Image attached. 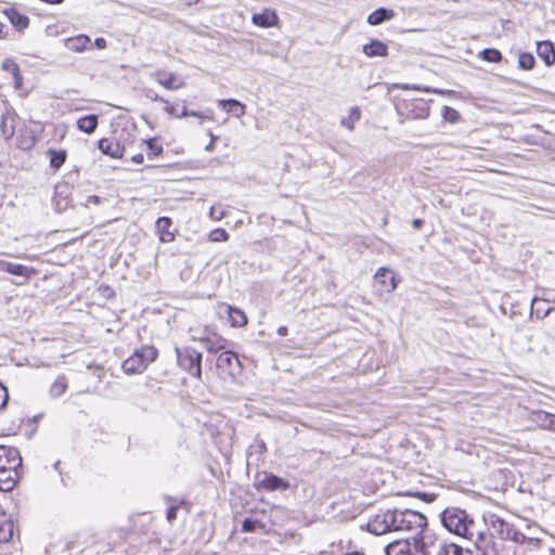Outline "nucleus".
Listing matches in <instances>:
<instances>
[{"label": "nucleus", "instance_id": "nucleus-62", "mask_svg": "<svg viewBox=\"0 0 555 555\" xmlns=\"http://www.w3.org/2000/svg\"><path fill=\"white\" fill-rule=\"evenodd\" d=\"M537 301H539V299H538L537 297H534V298L532 299L531 305H533V304H534V302H537Z\"/></svg>", "mask_w": 555, "mask_h": 555}, {"label": "nucleus", "instance_id": "nucleus-44", "mask_svg": "<svg viewBox=\"0 0 555 555\" xmlns=\"http://www.w3.org/2000/svg\"><path fill=\"white\" fill-rule=\"evenodd\" d=\"M403 89L404 90H416V91H425V92H434V93H440L439 90H436V89H431L429 87H422V86H417V85H405L403 86Z\"/></svg>", "mask_w": 555, "mask_h": 555}, {"label": "nucleus", "instance_id": "nucleus-57", "mask_svg": "<svg viewBox=\"0 0 555 555\" xmlns=\"http://www.w3.org/2000/svg\"><path fill=\"white\" fill-rule=\"evenodd\" d=\"M5 25L3 23L0 22V38H3L5 37Z\"/></svg>", "mask_w": 555, "mask_h": 555}, {"label": "nucleus", "instance_id": "nucleus-16", "mask_svg": "<svg viewBox=\"0 0 555 555\" xmlns=\"http://www.w3.org/2000/svg\"><path fill=\"white\" fill-rule=\"evenodd\" d=\"M537 54L546 66H551L555 63V48L550 40L537 43Z\"/></svg>", "mask_w": 555, "mask_h": 555}, {"label": "nucleus", "instance_id": "nucleus-31", "mask_svg": "<svg viewBox=\"0 0 555 555\" xmlns=\"http://www.w3.org/2000/svg\"><path fill=\"white\" fill-rule=\"evenodd\" d=\"M13 535V524L0 512V543L8 542Z\"/></svg>", "mask_w": 555, "mask_h": 555}, {"label": "nucleus", "instance_id": "nucleus-28", "mask_svg": "<svg viewBox=\"0 0 555 555\" xmlns=\"http://www.w3.org/2000/svg\"><path fill=\"white\" fill-rule=\"evenodd\" d=\"M121 369L127 375L141 374L146 370L133 353L122 362Z\"/></svg>", "mask_w": 555, "mask_h": 555}, {"label": "nucleus", "instance_id": "nucleus-19", "mask_svg": "<svg viewBox=\"0 0 555 555\" xmlns=\"http://www.w3.org/2000/svg\"><path fill=\"white\" fill-rule=\"evenodd\" d=\"M253 23L256 26L268 28L274 26L279 17L273 10H263L261 13H256L253 15Z\"/></svg>", "mask_w": 555, "mask_h": 555}, {"label": "nucleus", "instance_id": "nucleus-45", "mask_svg": "<svg viewBox=\"0 0 555 555\" xmlns=\"http://www.w3.org/2000/svg\"><path fill=\"white\" fill-rule=\"evenodd\" d=\"M144 96L150 99L151 101L155 102H166V100L162 96H159L154 90L152 89H145L144 90Z\"/></svg>", "mask_w": 555, "mask_h": 555}, {"label": "nucleus", "instance_id": "nucleus-32", "mask_svg": "<svg viewBox=\"0 0 555 555\" xmlns=\"http://www.w3.org/2000/svg\"><path fill=\"white\" fill-rule=\"evenodd\" d=\"M228 313L232 326L241 327L247 324V317L241 309L228 306Z\"/></svg>", "mask_w": 555, "mask_h": 555}, {"label": "nucleus", "instance_id": "nucleus-51", "mask_svg": "<svg viewBox=\"0 0 555 555\" xmlns=\"http://www.w3.org/2000/svg\"><path fill=\"white\" fill-rule=\"evenodd\" d=\"M94 44L98 49L106 48V40L104 38H96Z\"/></svg>", "mask_w": 555, "mask_h": 555}, {"label": "nucleus", "instance_id": "nucleus-23", "mask_svg": "<svg viewBox=\"0 0 555 555\" xmlns=\"http://www.w3.org/2000/svg\"><path fill=\"white\" fill-rule=\"evenodd\" d=\"M98 144L99 149L103 154L108 155L113 158L122 157L124 149L120 146L118 142L104 138L99 140Z\"/></svg>", "mask_w": 555, "mask_h": 555}, {"label": "nucleus", "instance_id": "nucleus-25", "mask_svg": "<svg viewBox=\"0 0 555 555\" xmlns=\"http://www.w3.org/2000/svg\"><path fill=\"white\" fill-rule=\"evenodd\" d=\"M172 222L169 217H160L156 220V229L159 233V240L164 243H169L175 240V234L169 231Z\"/></svg>", "mask_w": 555, "mask_h": 555}, {"label": "nucleus", "instance_id": "nucleus-8", "mask_svg": "<svg viewBox=\"0 0 555 555\" xmlns=\"http://www.w3.org/2000/svg\"><path fill=\"white\" fill-rule=\"evenodd\" d=\"M22 456L14 447L0 446V469L21 468Z\"/></svg>", "mask_w": 555, "mask_h": 555}, {"label": "nucleus", "instance_id": "nucleus-11", "mask_svg": "<svg viewBox=\"0 0 555 555\" xmlns=\"http://www.w3.org/2000/svg\"><path fill=\"white\" fill-rule=\"evenodd\" d=\"M408 119H426L429 116V107L422 100H412L404 104Z\"/></svg>", "mask_w": 555, "mask_h": 555}, {"label": "nucleus", "instance_id": "nucleus-60", "mask_svg": "<svg viewBox=\"0 0 555 555\" xmlns=\"http://www.w3.org/2000/svg\"><path fill=\"white\" fill-rule=\"evenodd\" d=\"M189 116L202 117V113L195 111H189Z\"/></svg>", "mask_w": 555, "mask_h": 555}, {"label": "nucleus", "instance_id": "nucleus-17", "mask_svg": "<svg viewBox=\"0 0 555 555\" xmlns=\"http://www.w3.org/2000/svg\"><path fill=\"white\" fill-rule=\"evenodd\" d=\"M201 341L205 349L210 353H217L227 347V340L217 334H209L202 337Z\"/></svg>", "mask_w": 555, "mask_h": 555}, {"label": "nucleus", "instance_id": "nucleus-52", "mask_svg": "<svg viewBox=\"0 0 555 555\" xmlns=\"http://www.w3.org/2000/svg\"><path fill=\"white\" fill-rule=\"evenodd\" d=\"M143 159H144V156L143 154H135L131 157V160L135 164H141L143 163Z\"/></svg>", "mask_w": 555, "mask_h": 555}, {"label": "nucleus", "instance_id": "nucleus-3", "mask_svg": "<svg viewBox=\"0 0 555 555\" xmlns=\"http://www.w3.org/2000/svg\"><path fill=\"white\" fill-rule=\"evenodd\" d=\"M178 366L191 376L202 377V353L190 346L175 347Z\"/></svg>", "mask_w": 555, "mask_h": 555}, {"label": "nucleus", "instance_id": "nucleus-33", "mask_svg": "<svg viewBox=\"0 0 555 555\" xmlns=\"http://www.w3.org/2000/svg\"><path fill=\"white\" fill-rule=\"evenodd\" d=\"M48 155L50 156V167L53 169H60L66 160L65 150H49Z\"/></svg>", "mask_w": 555, "mask_h": 555}, {"label": "nucleus", "instance_id": "nucleus-34", "mask_svg": "<svg viewBox=\"0 0 555 555\" xmlns=\"http://www.w3.org/2000/svg\"><path fill=\"white\" fill-rule=\"evenodd\" d=\"M67 389V382L64 376L59 377L50 387V395L54 398L61 397Z\"/></svg>", "mask_w": 555, "mask_h": 555}, {"label": "nucleus", "instance_id": "nucleus-20", "mask_svg": "<svg viewBox=\"0 0 555 555\" xmlns=\"http://www.w3.org/2000/svg\"><path fill=\"white\" fill-rule=\"evenodd\" d=\"M133 354L140 360V362H142L143 366L146 369L157 359L158 350L154 346L146 345L135 349Z\"/></svg>", "mask_w": 555, "mask_h": 555}, {"label": "nucleus", "instance_id": "nucleus-27", "mask_svg": "<svg viewBox=\"0 0 555 555\" xmlns=\"http://www.w3.org/2000/svg\"><path fill=\"white\" fill-rule=\"evenodd\" d=\"M4 14L18 31L26 29L29 25V18L16 11L14 8L4 10Z\"/></svg>", "mask_w": 555, "mask_h": 555}, {"label": "nucleus", "instance_id": "nucleus-15", "mask_svg": "<svg viewBox=\"0 0 555 555\" xmlns=\"http://www.w3.org/2000/svg\"><path fill=\"white\" fill-rule=\"evenodd\" d=\"M386 555H414L411 552L410 538L396 540L385 547Z\"/></svg>", "mask_w": 555, "mask_h": 555}, {"label": "nucleus", "instance_id": "nucleus-26", "mask_svg": "<svg viewBox=\"0 0 555 555\" xmlns=\"http://www.w3.org/2000/svg\"><path fill=\"white\" fill-rule=\"evenodd\" d=\"M218 105L237 118L242 117L246 109V106L235 99L220 100Z\"/></svg>", "mask_w": 555, "mask_h": 555}, {"label": "nucleus", "instance_id": "nucleus-63", "mask_svg": "<svg viewBox=\"0 0 555 555\" xmlns=\"http://www.w3.org/2000/svg\"><path fill=\"white\" fill-rule=\"evenodd\" d=\"M548 555H555V551L551 550Z\"/></svg>", "mask_w": 555, "mask_h": 555}, {"label": "nucleus", "instance_id": "nucleus-54", "mask_svg": "<svg viewBox=\"0 0 555 555\" xmlns=\"http://www.w3.org/2000/svg\"><path fill=\"white\" fill-rule=\"evenodd\" d=\"M287 332H288V330H287V327H286V326H284V325H281V326L278 328V334H279L280 336H286V335H287Z\"/></svg>", "mask_w": 555, "mask_h": 555}, {"label": "nucleus", "instance_id": "nucleus-64", "mask_svg": "<svg viewBox=\"0 0 555 555\" xmlns=\"http://www.w3.org/2000/svg\"><path fill=\"white\" fill-rule=\"evenodd\" d=\"M547 301H552V302H554V304H555V297H554V298H552V299H547Z\"/></svg>", "mask_w": 555, "mask_h": 555}, {"label": "nucleus", "instance_id": "nucleus-9", "mask_svg": "<svg viewBox=\"0 0 555 555\" xmlns=\"http://www.w3.org/2000/svg\"><path fill=\"white\" fill-rule=\"evenodd\" d=\"M17 119L18 117L13 107L5 106L4 111L1 114L0 121L1 134L5 140H9L14 135Z\"/></svg>", "mask_w": 555, "mask_h": 555}, {"label": "nucleus", "instance_id": "nucleus-41", "mask_svg": "<svg viewBox=\"0 0 555 555\" xmlns=\"http://www.w3.org/2000/svg\"><path fill=\"white\" fill-rule=\"evenodd\" d=\"M146 145L149 156H158L163 153V146L156 142V139H150Z\"/></svg>", "mask_w": 555, "mask_h": 555}, {"label": "nucleus", "instance_id": "nucleus-12", "mask_svg": "<svg viewBox=\"0 0 555 555\" xmlns=\"http://www.w3.org/2000/svg\"><path fill=\"white\" fill-rule=\"evenodd\" d=\"M20 468L0 469V490L11 491L20 479Z\"/></svg>", "mask_w": 555, "mask_h": 555}, {"label": "nucleus", "instance_id": "nucleus-5", "mask_svg": "<svg viewBox=\"0 0 555 555\" xmlns=\"http://www.w3.org/2000/svg\"><path fill=\"white\" fill-rule=\"evenodd\" d=\"M488 530H491L489 534L493 538L496 534L502 540L517 541L520 539V531L516 530L512 524H508L503 518L495 514H490L483 518Z\"/></svg>", "mask_w": 555, "mask_h": 555}, {"label": "nucleus", "instance_id": "nucleus-14", "mask_svg": "<svg viewBox=\"0 0 555 555\" xmlns=\"http://www.w3.org/2000/svg\"><path fill=\"white\" fill-rule=\"evenodd\" d=\"M65 47L73 52H83L91 49V39L87 35H78L64 40Z\"/></svg>", "mask_w": 555, "mask_h": 555}, {"label": "nucleus", "instance_id": "nucleus-6", "mask_svg": "<svg viewBox=\"0 0 555 555\" xmlns=\"http://www.w3.org/2000/svg\"><path fill=\"white\" fill-rule=\"evenodd\" d=\"M255 488L258 491H276V490H287L291 488V485L287 480L272 474L263 472L262 474L257 475Z\"/></svg>", "mask_w": 555, "mask_h": 555}, {"label": "nucleus", "instance_id": "nucleus-58", "mask_svg": "<svg viewBox=\"0 0 555 555\" xmlns=\"http://www.w3.org/2000/svg\"><path fill=\"white\" fill-rule=\"evenodd\" d=\"M422 495L427 502H431L435 499V495L433 494L423 493Z\"/></svg>", "mask_w": 555, "mask_h": 555}, {"label": "nucleus", "instance_id": "nucleus-43", "mask_svg": "<svg viewBox=\"0 0 555 555\" xmlns=\"http://www.w3.org/2000/svg\"><path fill=\"white\" fill-rule=\"evenodd\" d=\"M257 525V520H254L251 518H245L244 521L242 522V530L244 532H253L255 531Z\"/></svg>", "mask_w": 555, "mask_h": 555}, {"label": "nucleus", "instance_id": "nucleus-18", "mask_svg": "<svg viewBox=\"0 0 555 555\" xmlns=\"http://www.w3.org/2000/svg\"><path fill=\"white\" fill-rule=\"evenodd\" d=\"M362 52L369 57L387 56L388 46L378 39H372L363 46Z\"/></svg>", "mask_w": 555, "mask_h": 555}, {"label": "nucleus", "instance_id": "nucleus-36", "mask_svg": "<svg viewBox=\"0 0 555 555\" xmlns=\"http://www.w3.org/2000/svg\"><path fill=\"white\" fill-rule=\"evenodd\" d=\"M535 60L531 53H520L518 57V65L521 69L530 70L534 67Z\"/></svg>", "mask_w": 555, "mask_h": 555}, {"label": "nucleus", "instance_id": "nucleus-2", "mask_svg": "<svg viewBox=\"0 0 555 555\" xmlns=\"http://www.w3.org/2000/svg\"><path fill=\"white\" fill-rule=\"evenodd\" d=\"M396 532L411 533L414 547L422 551L424 544L420 541V537L427 527L426 516L412 509H396Z\"/></svg>", "mask_w": 555, "mask_h": 555}, {"label": "nucleus", "instance_id": "nucleus-10", "mask_svg": "<svg viewBox=\"0 0 555 555\" xmlns=\"http://www.w3.org/2000/svg\"><path fill=\"white\" fill-rule=\"evenodd\" d=\"M0 269L10 274L23 278L24 282L16 283L17 285H22L25 282H27L31 274L35 273V270L33 268H28L21 263L9 262L5 260H0Z\"/></svg>", "mask_w": 555, "mask_h": 555}, {"label": "nucleus", "instance_id": "nucleus-7", "mask_svg": "<svg viewBox=\"0 0 555 555\" xmlns=\"http://www.w3.org/2000/svg\"><path fill=\"white\" fill-rule=\"evenodd\" d=\"M216 366L221 374L230 377H234L242 370V365L236 353L228 350L219 353Z\"/></svg>", "mask_w": 555, "mask_h": 555}, {"label": "nucleus", "instance_id": "nucleus-42", "mask_svg": "<svg viewBox=\"0 0 555 555\" xmlns=\"http://www.w3.org/2000/svg\"><path fill=\"white\" fill-rule=\"evenodd\" d=\"M209 216L212 220L219 221L225 217V211L221 205L210 207Z\"/></svg>", "mask_w": 555, "mask_h": 555}, {"label": "nucleus", "instance_id": "nucleus-4", "mask_svg": "<svg viewBox=\"0 0 555 555\" xmlns=\"http://www.w3.org/2000/svg\"><path fill=\"white\" fill-rule=\"evenodd\" d=\"M396 509L382 511L370 518L366 529L375 535L396 532Z\"/></svg>", "mask_w": 555, "mask_h": 555}, {"label": "nucleus", "instance_id": "nucleus-38", "mask_svg": "<svg viewBox=\"0 0 555 555\" xmlns=\"http://www.w3.org/2000/svg\"><path fill=\"white\" fill-rule=\"evenodd\" d=\"M2 67H3V69L10 72L14 76L16 85L20 86L21 81H22V77L20 75L18 65L16 63H14L13 61L7 60L3 62Z\"/></svg>", "mask_w": 555, "mask_h": 555}, {"label": "nucleus", "instance_id": "nucleus-47", "mask_svg": "<svg viewBox=\"0 0 555 555\" xmlns=\"http://www.w3.org/2000/svg\"><path fill=\"white\" fill-rule=\"evenodd\" d=\"M177 512H178V506H170L168 509H167V514H166V517H167V520L168 521H172L177 518Z\"/></svg>", "mask_w": 555, "mask_h": 555}, {"label": "nucleus", "instance_id": "nucleus-55", "mask_svg": "<svg viewBox=\"0 0 555 555\" xmlns=\"http://www.w3.org/2000/svg\"><path fill=\"white\" fill-rule=\"evenodd\" d=\"M189 116V109L184 106L182 112L179 115H176L177 118H182Z\"/></svg>", "mask_w": 555, "mask_h": 555}, {"label": "nucleus", "instance_id": "nucleus-59", "mask_svg": "<svg viewBox=\"0 0 555 555\" xmlns=\"http://www.w3.org/2000/svg\"><path fill=\"white\" fill-rule=\"evenodd\" d=\"M341 124H343L344 126L348 127L349 129H353V125H352V122H350V121H346V119H343V120H341Z\"/></svg>", "mask_w": 555, "mask_h": 555}, {"label": "nucleus", "instance_id": "nucleus-21", "mask_svg": "<svg viewBox=\"0 0 555 555\" xmlns=\"http://www.w3.org/2000/svg\"><path fill=\"white\" fill-rule=\"evenodd\" d=\"M395 16L396 13L393 10L387 8H378L369 14L367 23L372 26H377L384 22L392 20Z\"/></svg>", "mask_w": 555, "mask_h": 555}, {"label": "nucleus", "instance_id": "nucleus-24", "mask_svg": "<svg viewBox=\"0 0 555 555\" xmlns=\"http://www.w3.org/2000/svg\"><path fill=\"white\" fill-rule=\"evenodd\" d=\"M532 421L541 428L555 431V415L545 411L532 413Z\"/></svg>", "mask_w": 555, "mask_h": 555}, {"label": "nucleus", "instance_id": "nucleus-39", "mask_svg": "<svg viewBox=\"0 0 555 555\" xmlns=\"http://www.w3.org/2000/svg\"><path fill=\"white\" fill-rule=\"evenodd\" d=\"M441 115L444 120L452 122V124H455L460 119L459 112L450 106H443Z\"/></svg>", "mask_w": 555, "mask_h": 555}, {"label": "nucleus", "instance_id": "nucleus-37", "mask_svg": "<svg viewBox=\"0 0 555 555\" xmlns=\"http://www.w3.org/2000/svg\"><path fill=\"white\" fill-rule=\"evenodd\" d=\"M481 56L485 61L490 63H499L502 61L503 57L502 53L499 50L492 48L482 50Z\"/></svg>", "mask_w": 555, "mask_h": 555}, {"label": "nucleus", "instance_id": "nucleus-29", "mask_svg": "<svg viewBox=\"0 0 555 555\" xmlns=\"http://www.w3.org/2000/svg\"><path fill=\"white\" fill-rule=\"evenodd\" d=\"M436 555H472V552L455 543H441Z\"/></svg>", "mask_w": 555, "mask_h": 555}, {"label": "nucleus", "instance_id": "nucleus-1", "mask_svg": "<svg viewBox=\"0 0 555 555\" xmlns=\"http://www.w3.org/2000/svg\"><path fill=\"white\" fill-rule=\"evenodd\" d=\"M442 526L455 535L474 541L478 550L495 554V542L491 534L477 529L470 515L460 507H447L440 515Z\"/></svg>", "mask_w": 555, "mask_h": 555}, {"label": "nucleus", "instance_id": "nucleus-40", "mask_svg": "<svg viewBox=\"0 0 555 555\" xmlns=\"http://www.w3.org/2000/svg\"><path fill=\"white\" fill-rule=\"evenodd\" d=\"M208 238L210 242H227L229 234L224 229L218 228L209 233Z\"/></svg>", "mask_w": 555, "mask_h": 555}, {"label": "nucleus", "instance_id": "nucleus-61", "mask_svg": "<svg viewBox=\"0 0 555 555\" xmlns=\"http://www.w3.org/2000/svg\"><path fill=\"white\" fill-rule=\"evenodd\" d=\"M551 311H553V308H547V309L544 311V313H543L542 318H545L548 313H551Z\"/></svg>", "mask_w": 555, "mask_h": 555}, {"label": "nucleus", "instance_id": "nucleus-46", "mask_svg": "<svg viewBox=\"0 0 555 555\" xmlns=\"http://www.w3.org/2000/svg\"><path fill=\"white\" fill-rule=\"evenodd\" d=\"M9 400V393L7 388L0 384V409L4 408Z\"/></svg>", "mask_w": 555, "mask_h": 555}, {"label": "nucleus", "instance_id": "nucleus-49", "mask_svg": "<svg viewBox=\"0 0 555 555\" xmlns=\"http://www.w3.org/2000/svg\"><path fill=\"white\" fill-rule=\"evenodd\" d=\"M164 103L166 104V106L164 107L166 113L173 115V116L179 115L176 111V107L173 105H171L167 100Z\"/></svg>", "mask_w": 555, "mask_h": 555}, {"label": "nucleus", "instance_id": "nucleus-30", "mask_svg": "<svg viewBox=\"0 0 555 555\" xmlns=\"http://www.w3.org/2000/svg\"><path fill=\"white\" fill-rule=\"evenodd\" d=\"M99 124V118L96 115L91 114L83 117H80L77 120V128L88 134H91L95 131Z\"/></svg>", "mask_w": 555, "mask_h": 555}, {"label": "nucleus", "instance_id": "nucleus-13", "mask_svg": "<svg viewBox=\"0 0 555 555\" xmlns=\"http://www.w3.org/2000/svg\"><path fill=\"white\" fill-rule=\"evenodd\" d=\"M374 278L377 283L384 286L386 292H392L397 288L398 282L395 273L388 268H379Z\"/></svg>", "mask_w": 555, "mask_h": 555}, {"label": "nucleus", "instance_id": "nucleus-48", "mask_svg": "<svg viewBox=\"0 0 555 555\" xmlns=\"http://www.w3.org/2000/svg\"><path fill=\"white\" fill-rule=\"evenodd\" d=\"M100 203H101V198L98 195H90L87 197L86 206L99 205Z\"/></svg>", "mask_w": 555, "mask_h": 555}, {"label": "nucleus", "instance_id": "nucleus-56", "mask_svg": "<svg viewBox=\"0 0 555 555\" xmlns=\"http://www.w3.org/2000/svg\"><path fill=\"white\" fill-rule=\"evenodd\" d=\"M214 146H215V137L211 134V142L205 149H206V151L211 152L214 150Z\"/></svg>", "mask_w": 555, "mask_h": 555}, {"label": "nucleus", "instance_id": "nucleus-53", "mask_svg": "<svg viewBox=\"0 0 555 555\" xmlns=\"http://www.w3.org/2000/svg\"><path fill=\"white\" fill-rule=\"evenodd\" d=\"M424 221L420 218H415L412 220V225L415 229H420L423 225Z\"/></svg>", "mask_w": 555, "mask_h": 555}, {"label": "nucleus", "instance_id": "nucleus-22", "mask_svg": "<svg viewBox=\"0 0 555 555\" xmlns=\"http://www.w3.org/2000/svg\"><path fill=\"white\" fill-rule=\"evenodd\" d=\"M155 79L167 90H177L184 86V81H177V76L173 73L158 72Z\"/></svg>", "mask_w": 555, "mask_h": 555}, {"label": "nucleus", "instance_id": "nucleus-35", "mask_svg": "<svg viewBox=\"0 0 555 555\" xmlns=\"http://www.w3.org/2000/svg\"><path fill=\"white\" fill-rule=\"evenodd\" d=\"M520 539L514 541L515 543H519L525 546V551H533L540 546L541 540L537 538L526 537L520 532Z\"/></svg>", "mask_w": 555, "mask_h": 555}, {"label": "nucleus", "instance_id": "nucleus-50", "mask_svg": "<svg viewBox=\"0 0 555 555\" xmlns=\"http://www.w3.org/2000/svg\"><path fill=\"white\" fill-rule=\"evenodd\" d=\"M360 116H361L360 109L358 107H351L350 118L352 120H358V119H360Z\"/></svg>", "mask_w": 555, "mask_h": 555}]
</instances>
